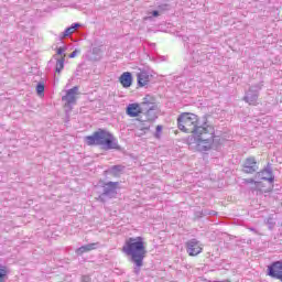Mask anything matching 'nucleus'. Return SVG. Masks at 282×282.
Instances as JSON below:
<instances>
[{
    "label": "nucleus",
    "mask_w": 282,
    "mask_h": 282,
    "mask_svg": "<svg viewBox=\"0 0 282 282\" xmlns=\"http://www.w3.org/2000/svg\"><path fill=\"white\" fill-rule=\"evenodd\" d=\"M121 250L134 263V273L140 274V269L144 265V259L147 258V242L144 238L139 236L126 239Z\"/></svg>",
    "instance_id": "obj_1"
},
{
    "label": "nucleus",
    "mask_w": 282,
    "mask_h": 282,
    "mask_svg": "<svg viewBox=\"0 0 282 282\" xmlns=\"http://www.w3.org/2000/svg\"><path fill=\"white\" fill-rule=\"evenodd\" d=\"M192 139L198 151H210L214 147H217L215 126L205 121L192 134Z\"/></svg>",
    "instance_id": "obj_2"
},
{
    "label": "nucleus",
    "mask_w": 282,
    "mask_h": 282,
    "mask_svg": "<svg viewBox=\"0 0 282 282\" xmlns=\"http://www.w3.org/2000/svg\"><path fill=\"white\" fill-rule=\"evenodd\" d=\"M85 142L88 147H104V149L111 150V149H120L118 145V140L116 137L111 134V132L99 129L95 131L91 135H87L85 138Z\"/></svg>",
    "instance_id": "obj_3"
},
{
    "label": "nucleus",
    "mask_w": 282,
    "mask_h": 282,
    "mask_svg": "<svg viewBox=\"0 0 282 282\" xmlns=\"http://www.w3.org/2000/svg\"><path fill=\"white\" fill-rule=\"evenodd\" d=\"M177 127L183 133H192L199 129V116L193 112H182L177 118Z\"/></svg>",
    "instance_id": "obj_4"
},
{
    "label": "nucleus",
    "mask_w": 282,
    "mask_h": 282,
    "mask_svg": "<svg viewBox=\"0 0 282 282\" xmlns=\"http://www.w3.org/2000/svg\"><path fill=\"white\" fill-rule=\"evenodd\" d=\"M258 182H253L256 191L270 193L274 188V174L270 170H262L257 174Z\"/></svg>",
    "instance_id": "obj_5"
},
{
    "label": "nucleus",
    "mask_w": 282,
    "mask_h": 282,
    "mask_svg": "<svg viewBox=\"0 0 282 282\" xmlns=\"http://www.w3.org/2000/svg\"><path fill=\"white\" fill-rule=\"evenodd\" d=\"M143 111L147 122H153L158 120V102H155V97L147 95L143 98Z\"/></svg>",
    "instance_id": "obj_6"
},
{
    "label": "nucleus",
    "mask_w": 282,
    "mask_h": 282,
    "mask_svg": "<svg viewBox=\"0 0 282 282\" xmlns=\"http://www.w3.org/2000/svg\"><path fill=\"white\" fill-rule=\"evenodd\" d=\"M126 113L127 116H129V118H139V116H142V113H144V101H142L141 104H129L126 108Z\"/></svg>",
    "instance_id": "obj_7"
},
{
    "label": "nucleus",
    "mask_w": 282,
    "mask_h": 282,
    "mask_svg": "<svg viewBox=\"0 0 282 282\" xmlns=\"http://www.w3.org/2000/svg\"><path fill=\"white\" fill-rule=\"evenodd\" d=\"M268 275L272 279H278V281H282V261L272 262L268 267Z\"/></svg>",
    "instance_id": "obj_8"
},
{
    "label": "nucleus",
    "mask_w": 282,
    "mask_h": 282,
    "mask_svg": "<svg viewBox=\"0 0 282 282\" xmlns=\"http://www.w3.org/2000/svg\"><path fill=\"white\" fill-rule=\"evenodd\" d=\"M186 248L189 257H197V254H202V250H204V248H202V245H199V241H197L196 239L187 241Z\"/></svg>",
    "instance_id": "obj_9"
},
{
    "label": "nucleus",
    "mask_w": 282,
    "mask_h": 282,
    "mask_svg": "<svg viewBox=\"0 0 282 282\" xmlns=\"http://www.w3.org/2000/svg\"><path fill=\"white\" fill-rule=\"evenodd\" d=\"M66 48L61 46L56 50L57 56H61V58L56 59V65H55V74H61L63 69H65V57L67 56L65 54Z\"/></svg>",
    "instance_id": "obj_10"
},
{
    "label": "nucleus",
    "mask_w": 282,
    "mask_h": 282,
    "mask_svg": "<svg viewBox=\"0 0 282 282\" xmlns=\"http://www.w3.org/2000/svg\"><path fill=\"white\" fill-rule=\"evenodd\" d=\"M259 165L257 164V159L253 156L247 158L243 163L245 173H257Z\"/></svg>",
    "instance_id": "obj_11"
},
{
    "label": "nucleus",
    "mask_w": 282,
    "mask_h": 282,
    "mask_svg": "<svg viewBox=\"0 0 282 282\" xmlns=\"http://www.w3.org/2000/svg\"><path fill=\"white\" fill-rule=\"evenodd\" d=\"M76 96H78V86L67 90L66 96L62 97V100H65L67 105H74L76 102Z\"/></svg>",
    "instance_id": "obj_12"
},
{
    "label": "nucleus",
    "mask_w": 282,
    "mask_h": 282,
    "mask_svg": "<svg viewBox=\"0 0 282 282\" xmlns=\"http://www.w3.org/2000/svg\"><path fill=\"white\" fill-rule=\"evenodd\" d=\"M119 83L124 89H129L131 85H133V76L131 75L130 72H124L120 77H119Z\"/></svg>",
    "instance_id": "obj_13"
},
{
    "label": "nucleus",
    "mask_w": 282,
    "mask_h": 282,
    "mask_svg": "<svg viewBox=\"0 0 282 282\" xmlns=\"http://www.w3.org/2000/svg\"><path fill=\"white\" fill-rule=\"evenodd\" d=\"M137 80L140 87H147V85H149L151 82V75L144 70H141L139 74H137Z\"/></svg>",
    "instance_id": "obj_14"
},
{
    "label": "nucleus",
    "mask_w": 282,
    "mask_h": 282,
    "mask_svg": "<svg viewBox=\"0 0 282 282\" xmlns=\"http://www.w3.org/2000/svg\"><path fill=\"white\" fill-rule=\"evenodd\" d=\"M119 185H120V183H118V182L106 183V187L104 189L102 195H111V193L116 194V189L118 188Z\"/></svg>",
    "instance_id": "obj_15"
},
{
    "label": "nucleus",
    "mask_w": 282,
    "mask_h": 282,
    "mask_svg": "<svg viewBox=\"0 0 282 282\" xmlns=\"http://www.w3.org/2000/svg\"><path fill=\"white\" fill-rule=\"evenodd\" d=\"M97 242L85 245L76 249V254H85V252H91V250H96Z\"/></svg>",
    "instance_id": "obj_16"
},
{
    "label": "nucleus",
    "mask_w": 282,
    "mask_h": 282,
    "mask_svg": "<svg viewBox=\"0 0 282 282\" xmlns=\"http://www.w3.org/2000/svg\"><path fill=\"white\" fill-rule=\"evenodd\" d=\"M123 169L124 167L122 165H113L110 169V175H112V177H120V175H122Z\"/></svg>",
    "instance_id": "obj_17"
},
{
    "label": "nucleus",
    "mask_w": 282,
    "mask_h": 282,
    "mask_svg": "<svg viewBox=\"0 0 282 282\" xmlns=\"http://www.w3.org/2000/svg\"><path fill=\"white\" fill-rule=\"evenodd\" d=\"M78 28H80V24L78 23L73 24L70 28H67L63 33V39L72 36V34H74L76 30H78Z\"/></svg>",
    "instance_id": "obj_18"
},
{
    "label": "nucleus",
    "mask_w": 282,
    "mask_h": 282,
    "mask_svg": "<svg viewBox=\"0 0 282 282\" xmlns=\"http://www.w3.org/2000/svg\"><path fill=\"white\" fill-rule=\"evenodd\" d=\"M9 272L10 271L8 270V267L6 265L0 267V282H6V279H8Z\"/></svg>",
    "instance_id": "obj_19"
},
{
    "label": "nucleus",
    "mask_w": 282,
    "mask_h": 282,
    "mask_svg": "<svg viewBox=\"0 0 282 282\" xmlns=\"http://www.w3.org/2000/svg\"><path fill=\"white\" fill-rule=\"evenodd\" d=\"M36 94L40 96V98H43L45 96V84L39 83L36 86Z\"/></svg>",
    "instance_id": "obj_20"
},
{
    "label": "nucleus",
    "mask_w": 282,
    "mask_h": 282,
    "mask_svg": "<svg viewBox=\"0 0 282 282\" xmlns=\"http://www.w3.org/2000/svg\"><path fill=\"white\" fill-rule=\"evenodd\" d=\"M138 129L140 130V131H149V129H151L149 126H147L145 123H144V121H140V123L138 124Z\"/></svg>",
    "instance_id": "obj_21"
},
{
    "label": "nucleus",
    "mask_w": 282,
    "mask_h": 282,
    "mask_svg": "<svg viewBox=\"0 0 282 282\" xmlns=\"http://www.w3.org/2000/svg\"><path fill=\"white\" fill-rule=\"evenodd\" d=\"M160 133H162V126H156L155 138H160Z\"/></svg>",
    "instance_id": "obj_22"
},
{
    "label": "nucleus",
    "mask_w": 282,
    "mask_h": 282,
    "mask_svg": "<svg viewBox=\"0 0 282 282\" xmlns=\"http://www.w3.org/2000/svg\"><path fill=\"white\" fill-rule=\"evenodd\" d=\"M76 54H78V51H74L73 53H70V54L68 55V57H70V58H76Z\"/></svg>",
    "instance_id": "obj_23"
},
{
    "label": "nucleus",
    "mask_w": 282,
    "mask_h": 282,
    "mask_svg": "<svg viewBox=\"0 0 282 282\" xmlns=\"http://www.w3.org/2000/svg\"><path fill=\"white\" fill-rule=\"evenodd\" d=\"M152 15H153V17H160V12L153 11V12H152Z\"/></svg>",
    "instance_id": "obj_24"
},
{
    "label": "nucleus",
    "mask_w": 282,
    "mask_h": 282,
    "mask_svg": "<svg viewBox=\"0 0 282 282\" xmlns=\"http://www.w3.org/2000/svg\"><path fill=\"white\" fill-rule=\"evenodd\" d=\"M213 282H228V281H213Z\"/></svg>",
    "instance_id": "obj_25"
}]
</instances>
